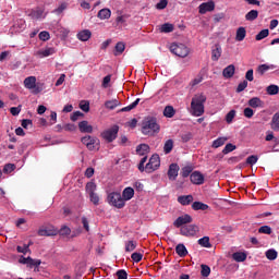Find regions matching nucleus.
Segmentation results:
<instances>
[{
  "mask_svg": "<svg viewBox=\"0 0 279 279\" xmlns=\"http://www.w3.org/2000/svg\"><path fill=\"white\" fill-rule=\"evenodd\" d=\"M141 132L144 136H154V134H158L160 132L158 120L155 117L144 118Z\"/></svg>",
  "mask_w": 279,
  "mask_h": 279,
  "instance_id": "1",
  "label": "nucleus"
},
{
  "mask_svg": "<svg viewBox=\"0 0 279 279\" xmlns=\"http://www.w3.org/2000/svg\"><path fill=\"white\" fill-rule=\"evenodd\" d=\"M206 95L204 93L195 94L191 101V113L193 117H202L205 109L204 105L206 104Z\"/></svg>",
  "mask_w": 279,
  "mask_h": 279,
  "instance_id": "2",
  "label": "nucleus"
},
{
  "mask_svg": "<svg viewBox=\"0 0 279 279\" xmlns=\"http://www.w3.org/2000/svg\"><path fill=\"white\" fill-rule=\"evenodd\" d=\"M85 191L89 195V201L94 206H99V195L96 193L97 184L93 181L87 182L85 185Z\"/></svg>",
  "mask_w": 279,
  "mask_h": 279,
  "instance_id": "3",
  "label": "nucleus"
},
{
  "mask_svg": "<svg viewBox=\"0 0 279 279\" xmlns=\"http://www.w3.org/2000/svg\"><path fill=\"white\" fill-rule=\"evenodd\" d=\"M108 204L113 206L114 208H123L125 206V202L119 192H111L107 197Z\"/></svg>",
  "mask_w": 279,
  "mask_h": 279,
  "instance_id": "4",
  "label": "nucleus"
},
{
  "mask_svg": "<svg viewBox=\"0 0 279 279\" xmlns=\"http://www.w3.org/2000/svg\"><path fill=\"white\" fill-rule=\"evenodd\" d=\"M81 142L89 149V151H99V138L86 135L82 137Z\"/></svg>",
  "mask_w": 279,
  "mask_h": 279,
  "instance_id": "5",
  "label": "nucleus"
},
{
  "mask_svg": "<svg viewBox=\"0 0 279 279\" xmlns=\"http://www.w3.org/2000/svg\"><path fill=\"white\" fill-rule=\"evenodd\" d=\"M157 169H160V156L158 154L153 155L149 158V161L145 166L146 173H154V171H157Z\"/></svg>",
  "mask_w": 279,
  "mask_h": 279,
  "instance_id": "6",
  "label": "nucleus"
},
{
  "mask_svg": "<svg viewBox=\"0 0 279 279\" xmlns=\"http://www.w3.org/2000/svg\"><path fill=\"white\" fill-rule=\"evenodd\" d=\"M170 51L178 58H186L189 56V48L184 44H172Z\"/></svg>",
  "mask_w": 279,
  "mask_h": 279,
  "instance_id": "7",
  "label": "nucleus"
},
{
  "mask_svg": "<svg viewBox=\"0 0 279 279\" xmlns=\"http://www.w3.org/2000/svg\"><path fill=\"white\" fill-rule=\"evenodd\" d=\"M118 135H119V125H113L101 133V137L105 141H107V143H112L113 141H116Z\"/></svg>",
  "mask_w": 279,
  "mask_h": 279,
  "instance_id": "8",
  "label": "nucleus"
},
{
  "mask_svg": "<svg viewBox=\"0 0 279 279\" xmlns=\"http://www.w3.org/2000/svg\"><path fill=\"white\" fill-rule=\"evenodd\" d=\"M197 232H199V227L196 225H185L180 229V234H182V236H195Z\"/></svg>",
  "mask_w": 279,
  "mask_h": 279,
  "instance_id": "9",
  "label": "nucleus"
},
{
  "mask_svg": "<svg viewBox=\"0 0 279 279\" xmlns=\"http://www.w3.org/2000/svg\"><path fill=\"white\" fill-rule=\"evenodd\" d=\"M193 222V218L191 217V215L185 214L183 216L178 217L174 222H173V227L174 228H183L184 226H186V223H192Z\"/></svg>",
  "mask_w": 279,
  "mask_h": 279,
  "instance_id": "10",
  "label": "nucleus"
},
{
  "mask_svg": "<svg viewBox=\"0 0 279 279\" xmlns=\"http://www.w3.org/2000/svg\"><path fill=\"white\" fill-rule=\"evenodd\" d=\"M38 236H56L58 234V229L56 227H43L37 231Z\"/></svg>",
  "mask_w": 279,
  "mask_h": 279,
  "instance_id": "11",
  "label": "nucleus"
},
{
  "mask_svg": "<svg viewBox=\"0 0 279 279\" xmlns=\"http://www.w3.org/2000/svg\"><path fill=\"white\" fill-rule=\"evenodd\" d=\"M190 181L192 182V184H195L196 186H202V184H204L205 182V177L203 175L202 172L194 171L190 175Z\"/></svg>",
  "mask_w": 279,
  "mask_h": 279,
  "instance_id": "12",
  "label": "nucleus"
},
{
  "mask_svg": "<svg viewBox=\"0 0 279 279\" xmlns=\"http://www.w3.org/2000/svg\"><path fill=\"white\" fill-rule=\"evenodd\" d=\"M179 172H180V166H178V163H171L168 169V179L171 182H175V180H178Z\"/></svg>",
  "mask_w": 279,
  "mask_h": 279,
  "instance_id": "13",
  "label": "nucleus"
},
{
  "mask_svg": "<svg viewBox=\"0 0 279 279\" xmlns=\"http://www.w3.org/2000/svg\"><path fill=\"white\" fill-rule=\"evenodd\" d=\"M215 10V1L209 0L208 2H203L198 7L199 14H206V12H213Z\"/></svg>",
  "mask_w": 279,
  "mask_h": 279,
  "instance_id": "14",
  "label": "nucleus"
},
{
  "mask_svg": "<svg viewBox=\"0 0 279 279\" xmlns=\"http://www.w3.org/2000/svg\"><path fill=\"white\" fill-rule=\"evenodd\" d=\"M53 53H56V48H45L41 50H38L35 56H37V58H49V56H53Z\"/></svg>",
  "mask_w": 279,
  "mask_h": 279,
  "instance_id": "15",
  "label": "nucleus"
},
{
  "mask_svg": "<svg viewBox=\"0 0 279 279\" xmlns=\"http://www.w3.org/2000/svg\"><path fill=\"white\" fill-rule=\"evenodd\" d=\"M78 130L83 134H93V125L88 124V121L84 120L78 123Z\"/></svg>",
  "mask_w": 279,
  "mask_h": 279,
  "instance_id": "16",
  "label": "nucleus"
},
{
  "mask_svg": "<svg viewBox=\"0 0 279 279\" xmlns=\"http://www.w3.org/2000/svg\"><path fill=\"white\" fill-rule=\"evenodd\" d=\"M246 36H247V31L245 29V27L240 26L235 33L236 43H243V40H245Z\"/></svg>",
  "mask_w": 279,
  "mask_h": 279,
  "instance_id": "17",
  "label": "nucleus"
},
{
  "mask_svg": "<svg viewBox=\"0 0 279 279\" xmlns=\"http://www.w3.org/2000/svg\"><path fill=\"white\" fill-rule=\"evenodd\" d=\"M247 105L250 106V108H263V106H265V102L258 97H253L248 100Z\"/></svg>",
  "mask_w": 279,
  "mask_h": 279,
  "instance_id": "18",
  "label": "nucleus"
},
{
  "mask_svg": "<svg viewBox=\"0 0 279 279\" xmlns=\"http://www.w3.org/2000/svg\"><path fill=\"white\" fill-rule=\"evenodd\" d=\"M178 202L181 206H189L193 204V195H181L178 197Z\"/></svg>",
  "mask_w": 279,
  "mask_h": 279,
  "instance_id": "19",
  "label": "nucleus"
},
{
  "mask_svg": "<svg viewBox=\"0 0 279 279\" xmlns=\"http://www.w3.org/2000/svg\"><path fill=\"white\" fill-rule=\"evenodd\" d=\"M234 71H236L234 64H230L223 69L222 75L226 77V80H230V77H234Z\"/></svg>",
  "mask_w": 279,
  "mask_h": 279,
  "instance_id": "20",
  "label": "nucleus"
},
{
  "mask_svg": "<svg viewBox=\"0 0 279 279\" xmlns=\"http://www.w3.org/2000/svg\"><path fill=\"white\" fill-rule=\"evenodd\" d=\"M175 253L178 256H180V258L189 256V250H186V246L183 243H180L175 246Z\"/></svg>",
  "mask_w": 279,
  "mask_h": 279,
  "instance_id": "21",
  "label": "nucleus"
},
{
  "mask_svg": "<svg viewBox=\"0 0 279 279\" xmlns=\"http://www.w3.org/2000/svg\"><path fill=\"white\" fill-rule=\"evenodd\" d=\"M24 86L28 88V90H34V88H36V76L26 77L24 80Z\"/></svg>",
  "mask_w": 279,
  "mask_h": 279,
  "instance_id": "22",
  "label": "nucleus"
},
{
  "mask_svg": "<svg viewBox=\"0 0 279 279\" xmlns=\"http://www.w3.org/2000/svg\"><path fill=\"white\" fill-rule=\"evenodd\" d=\"M149 150L150 148H149V145L147 144H140L136 147V154L138 156H147L149 154Z\"/></svg>",
  "mask_w": 279,
  "mask_h": 279,
  "instance_id": "23",
  "label": "nucleus"
},
{
  "mask_svg": "<svg viewBox=\"0 0 279 279\" xmlns=\"http://www.w3.org/2000/svg\"><path fill=\"white\" fill-rule=\"evenodd\" d=\"M132 197H134V189L125 187L122 192V199H124V204L125 202H130Z\"/></svg>",
  "mask_w": 279,
  "mask_h": 279,
  "instance_id": "24",
  "label": "nucleus"
},
{
  "mask_svg": "<svg viewBox=\"0 0 279 279\" xmlns=\"http://www.w3.org/2000/svg\"><path fill=\"white\" fill-rule=\"evenodd\" d=\"M221 58V46L219 44L215 45V48L211 50V60L217 62Z\"/></svg>",
  "mask_w": 279,
  "mask_h": 279,
  "instance_id": "25",
  "label": "nucleus"
},
{
  "mask_svg": "<svg viewBox=\"0 0 279 279\" xmlns=\"http://www.w3.org/2000/svg\"><path fill=\"white\" fill-rule=\"evenodd\" d=\"M97 16L100 19V21H106L112 16V11H110V9H101Z\"/></svg>",
  "mask_w": 279,
  "mask_h": 279,
  "instance_id": "26",
  "label": "nucleus"
},
{
  "mask_svg": "<svg viewBox=\"0 0 279 279\" xmlns=\"http://www.w3.org/2000/svg\"><path fill=\"white\" fill-rule=\"evenodd\" d=\"M232 258L235 260V263H244V260H247V254L243 252H236L233 253Z\"/></svg>",
  "mask_w": 279,
  "mask_h": 279,
  "instance_id": "27",
  "label": "nucleus"
},
{
  "mask_svg": "<svg viewBox=\"0 0 279 279\" xmlns=\"http://www.w3.org/2000/svg\"><path fill=\"white\" fill-rule=\"evenodd\" d=\"M90 36H93V33H90V31L88 29H84L77 34L78 40H82L83 43H86V40H88Z\"/></svg>",
  "mask_w": 279,
  "mask_h": 279,
  "instance_id": "28",
  "label": "nucleus"
},
{
  "mask_svg": "<svg viewBox=\"0 0 279 279\" xmlns=\"http://www.w3.org/2000/svg\"><path fill=\"white\" fill-rule=\"evenodd\" d=\"M228 141L227 137H218L217 140H215L211 144V147L214 149H219V147H223V145H226V142Z\"/></svg>",
  "mask_w": 279,
  "mask_h": 279,
  "instance_id": "29",
  "label": "nucleus"
},
{
  "mask_svg": "<svg viewBox=\"0 0 279 279\" xmlns=\"http://www.w3.org/2000/svg\"><path fill=\"white\" fill-rule=\"evenodd\" d=\"M118 106H121V101H119L118 99L107 100L105 102V107L108 110H114V108H118Z\"/></svg>",
  "mask_w": 279,
  "mask_h": 279,
  "instance_id": "30",
  "label": "nucleus"
},
{
  "mask_svg": "<svg viewBox=\"0 0 279 279\" xmlns=\"http://www.w3.org/2000/svg\"><path fill=\"white\" fill-rule=\"evenodd\" d=\"M163 117H167V119H173V117H175V109H173V106H166L163 109Z\"/></svg>",
  "mask_w": 279,
  "mask_h": 279,
  "instance_id": "31",
  "label": "nucleus"
},
{
  "mask_svg": "<svg viewBox=\"0 0 279 279\" xmlns=\"http://www.w3.org/2000/svg\"><path fill=\"white\" fill-rule=\"evenodd\" d=\"M198 245H201V247H207L210 248L213 247V244H210V238L209 236H203L197 241Z\"/></svg>",
  "mask_w": 279,
  "mask_h": 279,
  "instance_id": "32",
  "label": "nucleus"
},
{
  "mask_svg": "<svg viewBox=\"0 0 279 279\" xmlns=\"http://www.w3.org/2000/svg\"><path fill=\"white\" fill-rule=\"evenodd\" d=\"M209 206L207 204H204L202 202H194L192 204L193 210H208Z\"/></svg>",
  "mask_w": 279,
  "mask_h": 279,
  "instance_id": "33",
  "label": "nucleus"
},
{
  "mask_svg": "<svg viewBox=\"0 0 279 279\" xmlns=\"http://www.w3.org/2000/svg\"><path fill=\"white\" fill-rule=\"evenodd\" d=\"M125 51V44L123 41H119L114 47L113 56H121Z\"/></svg>",
  "mask_w": 279,
  "mask_h": 279,
  "instance_id": "34",
  "label": "nucleus"
},
{
  "mask_svg": "<svg viewBox=\"0 0 279 279\" xmlns=\"http://www.w3.org/2000/svg\"><path fill=\"white\" fill-rule=\"evenodd\" d=\"M141 102V98H137L135 101H133L131 105L123 107L120 112H130L131 110H134L136 106Z\"/></svg>",
  "mask_w": 279,
  "mask_h": 279,
  "instance_id": "35",
  "label": "nucleus"
},
{
  "mask_svg": "<svg viewBox=\"0 0 279 279\" xmlns=\"http://www.w3.org/2000/svg\"><path fill=\"white\" fill-rule=\"evenodd\" d=\"M271 129L275 132H279V112L275 113L271 120Z\"/></svg>",
  "mask_w": 279,
  "mask_h": 279,
  "instance_id": "36",
  "label": "nucleus"
},
{
  "mask_svg": "<svg viewBox=\"0 0 279 279\" xmlns=\"http://www.w3.org/2000/svg\"><path fill=\"white\" fill-rule=\"evenodd\" d=\"M266 258L268 260H276V258H278V251L269 248L268 251H266Z\"/></svg>",
  "mask_w": 279,
  "mask_h": 279,
  "instance_id": "37",
  "label": "nucleus"
},
{
  "mask_svg": "<svg viewBox=\"0 0 279 279\" xmlns=\"http://www.w3.org/2000/svg\"><path fill=\"white\" fill-rule=\"evenodd\" d=\"M258 19V11L257 10H251L245 14L246 21H256Z\"/></svg>",
  "mask_w": 279,
  "mask_h": 279,
  "instance_id": "38",
  "label": "nucleus"
},
{
  "mask_svg": "<svg viewBox=\"0 0 279 279\" xmlns=\"http://www.w3.org/2000/svg\"><path fill=\"white\" fill-rule=\"evenodd\" d=\"M173 151V140H167L163 145V153L171 154Z\"/></svg>",
  "mask_w": 279,
  "mask_h": 279,
  "instance_id": "39",
  "label": "nucleus"
},
{
  "mask_svg": "<svg viewBox=\"0 0 279 279\" xmlns=\"http://www.w3.org/2000/svg\"><path fill=\"white\" fill-rule=\"evenodd\" d=\"M160 32L162 34H171V32H173V24H170V23L162 24L160 27Z\"/></svg>",
  "mask_w": 279,
  "mask_h": 279,
  "instance_id": "40",
  "label": "nucleus"
},
{
  "mask_svg": "<svg viewBox=\"0 0 279 279\" xmlns=\"http://www.w3.org/2000/svg\"><path fill=\"white\" fill-rule=\"evenodd\" d=\"M193 173V166H185L181 169L182 178H189Z\"/></svg>",
  "mask_w": 279,
  "mask_h": 279,
  "instance_id": "41",
  "label": "nucleus"
},
{
  "mask_svg": "<svg viewBox=\"0 0 279 279\" xmlns=\"http://www.w3.org/2000/svg\"><path fill=\"white\" fill-rule=\"evenodd\" d=\"M267 95H278L279 93V87L278 85H269L266 88Z\"/></svg>",
  "mask_w": 279,
  "mask_h": 279,
  "instance_id": "42",
  "label": "nucleus"
},
{
  "mask_svg": "<svg viewBox=\"0 0 279 279\" xmlns=\"http://www.w3.org/2000/svg\"><path fill=\"white\" fill-rule=\"evenodd\" d=\"M134 250H136V241H128L125 243V252H134Z\"/></svg>",
  "mask_w": 279,
  "mask_h": 279,
  "instance_id": "43",
  "label": "nucleus"
},
{
  "mask_svg": "<svg viewBox=\"0 0 279 279\" xmlns=\"http://www.w3.org/2000/svg\"><path fill=\"white\" fill-rule=\"evenodd\" d=\"M267 36H269V29L265 28V29L260 31V32L255 36V39H256V40H263V39L267 38Z\"/></svg>",
  "mask_w": 279,
  "mask_h": 279,
  "instance_id": "44",
  "label": "nucleus"
},
{
  "mask_svg": "<svg viewBox=\"0 0 279 279\" xmlns=\"http://www.w3.org/2000/svg\"><path fill=\"white\" fill-rule=\"evenodd\" d=\"M234 149H236V145L229 143L222 149V154H225V155L230 154L231 151H234Z\"/></svg>",
  "mask_w": 279,
  "mask_h": 279,
  "instance_id": "45",
  "label": "nucleus"
},
{
  "mask_svg": "<svg viewBox=\"0 0 279 279\" xmlns=\"http://www.w3.org/2000/svg\"><path fill=\"white\" fill-rule=\"evenodd\" d=\"M201 268V274L203 278H208L210 276V267L208 265H202Z\"/></svg>",
  "mask_w": 279,
  "mask_h": 279,
  "instance_id": "46",
  "label": "nucleus"
},
{
  "mask_svg": "<svg viewBox=\"0 0 279 279\" xmlns=\"http://www.w3.org/2000/svg\"><path fill=\"white\" fill-rule=\"evenodd\" d=\"M38 37H39V40L47 43V40H49V38H51V35L49 34V32L43 31L39 33Z\"/></svg>",
  "mask_w": 279,
  "mask_h": 279,
  "instance_id": "47",
  "label": "nucleus"
},
{
  "mask_svg": "<svg viewBox=\"0 0 279 279\" xmlns=\"http://www.w3.org/2000/svg\"><path fill=\"white\" fill-rule=\"evenodd\" d=\"M58 233L61 235V236H69V234H71V228H69L68 226H63L59 231Z\"/></svg>",
  "mask_w": 279,
  "mask_h": 279,
  "instance_id": "48",
  "label": "nucleus"
},
{
  "mask_svg": "<svg viewBox=\"0 0 279 279\" xmlns=\"http://www.w3.org/2000/svg\"><path fill=\"white\" fill-rule=\"evenodd\" d=\"M257 162H258V156L256 155H252L246 158V165H251V167H253V165H256Z\"/></svg>",
  "mask_w": 279,
  "mask_h": 279,
  "instance_id": "49",
  "label": "nucleus"
},
{
  "mask_svg": "<svg viewBox=\"0 0 279 279\" xmlns=\"http://www.w3.org/2000/svg\"><path fill=\"white\" fill-rule=\"evenodd\" d=\"M234 117H236V111L235 110L229 111L226 116L227 123H231L234 120Z\"/></svg>",
  "mask_w": 279,
  "mask_h": 279,
  "instance_id": "50",
  "label": "nucleus"
},
{
  "mask_svg": "<svg viewBox=\"0 0 279 279\" xmlns=\"http://www.w3.org/2000/svg\"><path fill=\"white\" fill-rule=\"evenodd\" d=\"M80 108H81V110H83V112H89L90 111V102L89 101H82L80 104Z\"/></svg>",
  "mask_w": 279,
  "mask_h": 279,
  "instance_id": "51",
  "label": "nucleus"
},
{
  "mask_svg": "<svg viewBox=\"0 0 279 279\" xmlns=\"http://www.w3.org/2000/svg\"><path fill=\"white\" fill-rule=\"evenodd\" d=\"M259 234H271V227L269 226H262L258 229Z\"/></svg>",
  "mask_w": 279,
  "mask_h": 279,
  "instance_id": "52",
  "label": "nucleus"
},
{
  "mask_svg": "<svg viewBox=\"0 0 279 279\" xmlns=\"http://www.w3.org/2000/svg\"><path fill=\"white\" fill-rule=\"evenodd\" d=\"M16 169V166L14 163H7L3 168V173H12Z\"/></svg>",
  "mask_w": 279,
  "mask_h": 279,
  "instance_id": "53",
  "label": "nucleus"
},
{
  "mask_svg": "<svg viewBox=\"0 0 279 279\" xmlns=\"http://www.w3.org/2000/svg\"><path fill=\"white\" fill-rule=\"evenodd\" d=\"M243 112H244V117L246 119H252V117H254V109L253 108L246 107Z\"/></svg>",
  "mask_w": 279,
  "mask_h": 279,
  "instance_id": "54",
  "label": "nucleus"
},
{
  "mask_svg": "<svg viewBox=\"0 0 279 279\" xmlns=\"http://www.w3.org/2000/svg\"><path fill=\"white\" fill-rule=\"evenodd\" d=\"M118 279H128V271L125 269H120L116 272Z\"/></svg>",
  "mask_w": 279,
  "mask_h": 279,
  "instance_id": "55",
  "label": "nucleus"
},
{
  "mask_svg": "<svg viewBox=\"0 0 279 279\" xmlns=\"http://www.w3.org/2000/svg\"><path fill=\"white\" fill-rule=\"evenodd\" d=\"M131 258L134 263H141L143 260V254L141 253H133Z\"/></svg>",
  "mask_w": 279,
  "mask_h": 279,
  "instance_id": "56",
  "label": "nucleus"
},
{
  "mask_svg": "<svg viewBox=\"0 0 279 279\" xmlns=\"http://www.w3.org/2000/svg\"><path fill=\"white\" fill-rule=\"evenodd\" d=\"M247 88V81L241 82L236 87V93H243Z\"/></svg>",
  "mask_w": 279,
  "mask_h": 279,
  "instance_id": "57",
  "label": "nucleus"
},
{
  "mask_svg": "<svg viewBox=\"0 0 279 279\" xmlns=\"http://www.w3.org/2000/svg\"><path fill=\"white\" fill-rule=\"evenodd\" d=\"M258 73H260V75H265V73H267V71H269V65L267 64H260L257 68Z\"/></svg>",
  "mask_w": 279,
  "mask_h": 279,
  "instance_id": "58",
  "label": "nucleus"
},
{
  "mask_svg": "<svg viewBox=\"0 0 279 279\" xmlns=\"http://www.w3.org/2000/svg\"><path fill=\"white\" fill-rule=\"evenodd\" d=\"M66 10V3H62L60 7L53 10L54 14H62Z\"/></svg>",
  "mask_w": 279,
  "mask_h": 279,
  "instance_id": "59",
  "label": "nucleus"
},
{
  "mask_svg": "<svg viewBox=\"0 0 279 279\" xmlns=\"http://www.w3.org/2000/svg\"><path fill=\"white\" fill-rule=\"evenodd\" d=\"M168 1L167 0H160L157 4L156 8L157 10H165V8H167L168 5Z\"/></svg>",
  "mask_w": 279,
  "mask_h": 279,
  "instance_id": "60",
  "label": "nucleus"
},
{
  "mask_svg": "<svg viewBox=\"0 0 279 279\" xmlns=\"http://www.w3.org/2000/svg\"><path fill=\"white\" fill-rule=\"evenodd\" d=\"M16 250L19 254H27L29 252V245L17 246Z\"/></svg>",
  "mask_w": 279,
  "mask_h": 279,
  "instance_id": "61",
  "label": "nucleus"
},
{
  "mask_svg": "<svg viewBox=\"0 0 279 279\" xmlns=\"http://www.w3.org/2000/svg\"><path fill=\"white\" fill-rule=\"evenodd\" d=\"M181 138H182L183 143H189V141H191V138H193V134L191 132H187L185 134H182Z\"/></svg>",
  "mask_w": 279,
  "mask_h": 279,
  "instance_id": "62",
  "label": "nucleus"
},
{
  "mask_svg": "<svg viewBox=\"0 0 279 279\" xmlns=\"http://www.w3.org/2000/svg\"><path fill=\"white\" fill-rule=\"evenodd\" d=\"M245 80H247V82H254V70H248L245 74Z\"/></svg>",
  "mask_w": 279,
  "mask_h": 279,
  "instance_id": "63",
  "label": "nucleus"
},
{
  "mask_svg": "<svg viewBox=\"0 0 279 279\" xmlns=\"http://www.w3.org/2000/svg\"><path fill=\"white\" fill-rule=\"evenodd\" d=\"M80 117H84V113H82V111H75V112L71 116V121H77V119H80Z\"/></svg>",
  "mask_w": 279,
  "mask_h": 279,
  "instance_id": "64",
  "label": "nucleus"
}]
</instances>
